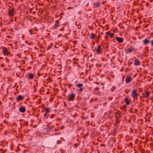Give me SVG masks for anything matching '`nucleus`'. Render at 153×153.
Here are the masks:
<instances>
[{"label":"nucleus","instance_id":"f257e3e1","mask_svg":"<svg viewBox=\"0 0 153 153\" xmlns=\"http://www.w3.org/2000/svg\"><path fill=\"white\" fill-rule=\"evenodd\" d=\"M144 98L149 99L150 95L151 94L150 89L146 88L144 89Z\"/></svg>","mask_w":153,"mask_h":153},{"label":"nucleus","instance_id":"4be33fe9","mask_svg":"<svg viewBox=\"0 0 153 153\" xmlns=\"http://www.w3.org/2000/svg\"><path fill=\"white\" fill-rule=\"evenodd\" d=\"M47 129L48 130V131H50L51 129V128L50 127L48 126Z\"/></svg>","mask_w":153,"mask_h":153},{"label":"nucleus","instance_id":"c85d7f7f","mask_svg":"<svg viewBox=\"0 0 153 153\" xmlns=\"http://www.w3.org/2000/svg\"><path fill=\"white\" fill-rule=\"evenodd\" d=\"M47 113H46L45 112V113L44 114V117H45L46 116V114H47Z\"/></svg>","mask_w":153,"mask_h":153},{"label":"nucleus","instance_id":"39448f33","mask_svg":"<svg viewBox=\"0 0 153 153\" xmlns=\"http://www.w3.org/2000/svg\"><path fill=\"white\" fill-rule=\"evenodd\" d=\"M27 77L29 79H33L34 78L33 74L31 73H29L27 74Z\"/></svg>","mask_w":153,"mask_h":153},{"label":"nucleus","instance_id":"6ab92c4d","mask_svg":"<svg viewBox=\"0 0 153 153\" xmlns=\"http://www.w3.org/2000/svg\"><path fill=\"white\" fill-rule=\"evenodd\" d=\"M109 35L111 38H112L114 36V34L113 33H110Z\"/></svg>","mask_w":153,"mask_h":153},{"label":"nucleus","instance_id":"9b49d317","mask_svg":"<svg viewBox=\"0 0 153 153\" xmlns=\"http://www.w3.org/2000/svg\"><path fill=\"white\" fill-rule=\"evenodd\" d=\"M95 35L94 34L92 33L90 36V37L92 39H94L95 38Z\"/></svg>","mask_w":153,"mask_h":153},{"label":"nucleus","instance_id":"c9c22d12","mask_svg":"<svg viewBox=\"0 0 153 153\" xmlns=\"http://www.w3.org/2000/svg\"><path fill=\"white\" fill-rule=\"evenodd\" d=\"M147 71H146V72H145V74H146V73H147Z\"/></svg>","mask_w":153,"mask_h":153},{"label":"nucleus","instance_id":"f8f14e48","mask_svg":"<svg viewBox=\"0 0 153 153\" xmlns=\"http://www.w3.org/2000/svg\"><path fill=\"white\" fill-rule=\"evenodd\" d=\"M101 46L100 45L98 46V48L97 49V53H100V49L101 48Z\"/></svg>","mask_w":153,"mask_h":153},{"label":"nucleus","instance_id":"dca6fc26","mask_svg":"<svg viewBox=\"0 0 153 153\" xmlns=\"http://www.w3.org/2000/svg\"><path fill=\"white\" fill-rule=\"evenodd\" d=\"M133 49L131 47L130 48L128 49V51H127V53H128L131 52L132 51Z\"/></svg>","mask_w":153,"mask_h":153},{"label":"nucleus","instance_id":"72a5a7b5","mask_svg":"<svg viewBox=\"0 0 153 153\" xmlns=\"http://www.w3.org/2000/svg\"><path fill=\"white\" fill-rule=\"evenodd\" d=\"M150 144L151 145H152V146L153 147V143H152Z\"/></svg>","mask_w":153,"mask_h":153},{"label":"nucleus","instance_id":"393cba45","mask_svg":"<svg viewBox=\"0 0 153 153\" xmlns=\"http://www.w3.org/2000/svg\"><path fill=\"white\" fill-rule=\"evenodd\" d=\"M60 143V142L59 140H58L57 141V143Z\"/></svg>","mask_w":153,"mask_h":153},{"label":"nucleus","instance_id":"aec40b11","mask_svg":"<svg viewBox=\"0 0 153 153\" xmlns=\"http://www.w3.org/2000/svg\"><path fill=\"white\" fill-rule=\"evenodd\" d=\"M49 111V108H47L45 110V112L47 113H48Z\"/></svg>","mask_w":153,"mask_h":153},{"label":"nucleus","instance_id":"bb28decb","mask_svg":"<svg viewBox=\"0 0 153 153\" xmlns=\"http://www.w3.org/2000/svg\"><path fill=\"white\" fill-rule=\"evenodd\" d=\"M106 33V34H109H109L110 33H109V32H107Z\"/></svg>","mask_w":153,"mask_h":153},{"label":"nucleus","instance_id":"b1692460","mask_svg":"<svg viewBox=\"0 0 153 153\" xmlns=\"http://www.w3.org/2000/svg\"><path fill=\"white\" fill-rule=\"evenodd\" d=\"M58 68L60 69L61 68V66L60 65H58Z\"/></svg>","mask_w":153,"mask_h":153},{"label":"nucleus","instance_id":"412c9836","mask_svg":"<svg viewBox=\"0 0 153 153\" xmlns=\"http://www.w3.org/2000/svg\"><path fill=\"white\" fill-rule=\"evenodd\" d=\"M100 3L99 2H97V5L96 6L97 7H100Z\"/></svg>","mask_w":153,"mask_h":153},{"label":"nucleus","instance_id":"473e14b6","mask_svg":"<svg viewBox=\"0 0 153 153\" xmlns=\"http://www.w3.org/2000/svg\"><path fill=\"white\" fill-rule=\"evenodd\" d=\"M105 2H103L102 3V4H104V3H105Z\"/></svg>","mask_w":153,"mask_h":153},{"label":"nucleus","instance_id":"5701e85b","mask_svg":"<svg viewBox=\"0 0 153 153\" xmlns=\"http://www.w3.org/2000/svg\"><path fill=\"white\" fill-rule=\"evenodd\" d=\"M79 91H83V89L82 88H80L79 89Z\"/></svg>","mask_w":153,"mask_h":153},{"label":"nucleus","instance_id":"cd10ccee","mask_svg":"<svg viewBox=\"0 0 153 153\" xmlns=\"http://www.w3.org/2000/svg\"><path fill=\"white\" fill-rule=\"evenodd\" d=\"M148 99H147L146 101L147 103H148V101H149Z\"/></svg>","mask_w":153,"mask_h":153},{"label":"nucleus","instance_id":"f03ea898","mask_svg":"<svg viewBox=\"0 0 153 153\" xmlns=\"http://www.w3.org/2000/svg\"><path fill=\"white\" fill-rule=\"evenodd\" d=\"M9 15L10 16H13L15 14V12L14 11V9H11L9 10Z\"/></svg>","mask_w":153,"mask_h":153},{"label":"nucleus","instance_id":"0eeeda50","mask_svg":"<svg viewBox=\"0 0 153 153\" xmlns=\"http://www.w3.org/2000/svg\"><path fill=\"white\" fill-rule=\"evenodd\" d=\"M117 40L120 43L123 42V39L120 37H117L116 38Z\"/></svg>","mask_w":153,"mask_h":153},{"label":"nucleus","instance_id":"e433bc0d","mask_svg":"<svg viewBox=\"0 0 153 153\" xmlns=\"http://www.w3.org/2000/svg\"><path fill=\"white\" fill-rule=\"evenodd\" d=\"M147 27L146 26H145V27Z\"/></svg>","mask_w":153,"mask_h":153},{"label":"nucleus","instance_id":"ddd939ff","mask_svg":"<svg viewBox=\"0 0 153 153\" xmlns=\"http://www.w3.org/2000/svg\"><path fill=\"white\" fill-rule=\"evenodd\" d=\"M150 41L146 39L144 40V44L147 45L149 43Z\"/></svg>","mask_w":153,"mask_h":153},{"label":"nucleus","instance_id":"7ed1b4c3","mask_svg":"<svg viewBox=\"0 0 153 153\" xmlns=\"http://www.w3.org/2000/svg\"><path fill=\"white\" fill-rule=\"evenodd\" d=\"M132 96L134 98H136L137 97L138 95V94L136 92V90H133L132 91Z\"/></svg>","mask_w":153,"mask_h":153},{"label":"nucleus","instance_id":"f3484780","mask_svg":"<svg viewBox=\"0 0 153 153\" xmlns=\"http://www.w3.org/2000/svg\"><path fill=\"white\" fill-rule=\"evenodd\" d=\"M77 86L78 88H81L82 87L83 85L81 83H79L77 85Z\"/></svg>","mask_w":153,"mask_h":153},{"label":"nucleus","instance_id":"423d86ee","mask_svg":"<svg viewBox=\"0 0 153 153\" xmlns=\"http://www.w3.org/2000/svg\"><path fill=\"white\" fill-rule=\"evenodd\" d=\"M19 111L21 113H24L25 111V109L24 106H21L19 108Z\"/></svg>","mask_w":153,"mask_h":153},{"label":"nucleus","instance_id":"7c9ffc66","mask_svg":"<svg viewBox=\"0 0 153 153\" xmlns=\"http://www.w3.org/2000/svg\"><path fill=\"white\" fill-rule=\"evenodd\" d=\"M149 5V3H147V4H146V6L147 7H148Z\"/></svg>","mask_w":153,"mask_h":153},{"label":"nucleus","instance_id":"6e6552de","mask_svg":"<svg viewBox=\"0 0 153 153\" xmlns=\"http://www.w3.org/2000/svg\"><path fill=\"white\" fill-rule=\"evenodd\" d=\"M3 53L4 55H7L9 54V53L8 52L7 49L6 48L3 49Z\"/></svg>","mask_w":153,"mask_h":153},{"label":"nucleus","instance_id":"20e7f679","mask_svg":"<svg viewBox=\"0 0 153 153\" xmlns=\"http://www.w3.org/2000/svg\"><path fill=\"white\" fill-rule=\"evenodd\" d=\"M75 97V95L73 94H71L69 96V99L73 101Z\"/></svg>","mask_w":153,"mask_h":153},{"label":"nucleus","instance_id":"c756f323","mask_svg":"<svg viewBox=\"0 0 153 153\" xmlns=\"http://www.w3.org/2000/svg\"><path fill=\"white\" fill-rule=\"evenodd\" d=\"M146 141H148V140L147 138H146Z\"/></svg>","mask_w":153,"mask_h":153},{"label":"nucleus","instance_id":"2f4dec72","mask_svg":"<svg viewBox=\"0 0 153 153\" xmlns=\"http://www.w3.org/2000/svg\"><path fill=\"white\" fill-rule=\"evenodd\" d=\"M150 0V1L151 2L153 1V0Z\"/></svg>","mask_w":153,"mask_h":153},{"label":"nucleus","instance_id":"1a4fd4ad","mask_svg":"<svg viewBox=\"0 0 153 153\" xmlns=\"http://www.w3.org/2000/svg\"><path fill=\"white\" fill-rule=\"evenodd\" d=\"M131 77L130 76L127 77L126 78V82L127 83H128L129 82L131 81Z\"/></svg>","mask_w":153,"mask_h":153},{"label":"nucleus","instance_id":"f704fd0d","mask_svg":"<svg viewBox=\"0 0 153 153\" xmlns=\"http://www.w3.org/2000/svg\"><path fill=\"white\" fill-rule=\"evenodd\" d=\"M144 79L146 77H145V76H144Z\"/></svg>","mask_w":153,"mask_h":153},{"label":"nucleus","instance_id":"2eb2a0df","mask_svg":"<svg viewBox=\"0 0 153 153\" xmlns=\"http://www.w3.org/2000/svg\"><path fill=\"white\" fill-rule=\"evenodd\" d=\"M125 101L126 102V104L127 105H128L129 104V102L127 98H126L125 99Z\"/></svg>","mask_w":153,"mask_h":153},{"label":"nucleus","instance_id":"9d476101","mask_svg":"<svg viewBox=\"0 0 153 153\" xmlns=\"http://www.w3.org/2000/svg\"><path fill=\"white\" fill-rule=\"evenodd\" d=\"M24 98V97L22 95H19L17 98V100H22Z\"/></svg>","mask_w":153,"mask_h":153},{"label":"nucleus","instance_id":"a211bd4d","mask_svg":"<svg viewBox=\"0 0 153 153\" xmlns=\"http://www.w3.org/2000/svg\"><path fill=\"white\" fill-rule=\"evenodd\" d=\"M145 121V122L147 123H149L150 122V120H148L147 119H146Z\"/></svg>","mask_w":153,"mask_h":153},{"label":"nucleus","instance_id":"a878e982","mask_svg":"<svg viewBox=\"0 0 153 153\" xmlns=\"http://www.w3.org/2000/svg\"><path fill=\"white\" fill-rule=\"evenodd\" d=\"M151 44L152 45H153V40L152 41Z\"/></svg>","mask_w":153,"mask_h":153},{"label":"nucleus","instance_id":"4c0bfd02","mask_svg":"<svg viewBox=\"0 0 153 153\" xmlns=\"http://www.w3.org/2000/svg\"><path fill=\"white\" fill-rule=\"evenodd\" d=\"M144 146H145V145H144Z\"/></svg>","mask_w":153,"mask_h":153},{"label":"nucleus","instance_id":"4468645a","mask_svg":"<svg viewBox=\"0 0 153 153\" xmlns=\"http://www.w3.org/2000/svg\"><path fill=\"white\" fill-rule=\"evenodd\" d=\"M140 62L138 60H135L134 64L136 65H138L139 64Z\"/></svg>","mask_w":153,"mask_h":153}]
</instances>
